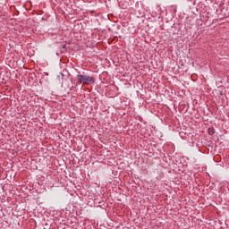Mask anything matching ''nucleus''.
I'll use <instances>...</instances> for the list:
<instances>
[{"instance_id": "3", "label": "nucleus", "mask_w": 229, "mask_h": 229, "mask_svg": "<svg viewBox=\"0 0 229 229\" xmlns=\"http://www.w3.org/2000/svg\"><path fill=\"white\" fill-rule=\"evenodd\" d=\"M208 131H209V134L212 135V131L208 130Z\"/></svg>"}, {"instance_id": "2", "label": "nucleus", "mask_w": 229, "mask_h": 229, "mask_svg": "<svg viewBox=\"0 0 229 229\" xmlns=\"http://www.w3.org/2000/svg\"><path fill=\"white\" fill-rule=\"evenodd\" d=\"M208 131H209V134L212 135V131L208 130Z\"/></svg>"}, {"instance_id": "1", "label": "nucleus", "mask_w": 229, "mask_h": 229, "mask_svg": "<svg viewBox=\"0 0 229 229\" xmlns=\"http://www.w3.org/2000/svg\"><path fill=\"white\" fill-rule=\"evenodd\" d=\"M77 80L80 83H83V85H90L94 83V77H90L89 75L79 74L77 76Z\"/></svg>"}, {"instance_id": "4", "label": "nucleus", "mask_w": 229, "mask_h": 229, "mask_svg": "<svg viewBox=\"0 0 229 229\" xmlns=\"http://www.w3.org/2000/svg\"><path fill=\"white\" fill-rule=\"evenodd\" d=\"M63 47H65V45H64V46H63Z\"/></svg>"}]
</instances>
